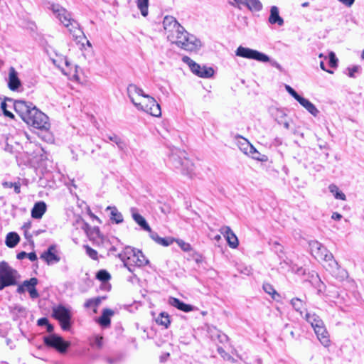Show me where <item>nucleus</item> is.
<instances>
[{
	"label": "nucleus",
	"mask_w": 364,
	"mask_h": 364,
	"mask_svg": "<svg viewBox=\"0 0 364 364\" xmlns=\"http://www.w3.org/2000/svg\"><path fill=\"white\" fill-rule=\"evenodd\" d=\"M220 232L226 239L228 245L231 248L237 247L239 245L238 239L229 226L222 227L220 229Z\"/></svg>",
	"instance_id": "obj_19"
},
{
	"label": "nucleus",
	"mask_w": 364,
	"mask_h": 364,
	"mask_svg": "<svg viewBox=\"0 0 364 364\" xmlns=\"http://www.w3.org/2000/svg\"><path fill=\"white\" fill-rule=\"evenodd\" d=\"M331 218L335 220H339L342 218V215L337 212H334L331 215Z\"/></svg>",
	"instance_id": "obj_58"
},
{
	"label": "nucleus",
	"mask_w": 364,
	"mask_h": 364,
	"mask_svg": "<svg viewBox=\"0 0 364 364\" xmlns=\"http://www.w3.org/2000/svg\"><path fill=\"white\" fill-rule=\"evenodd\" d=\"M38 282V279L35 277L24 281L25 289L28 291L31 299H36L39 296V294L36 289Z\"/></svg>",
	"instance_id": "obj_22"
},
{
	"label": "nucleus",
	"mask_w": 364,
	"mask_h": 364,
	"mask_svg": "<svg viewBox=\"0 0 364 364\" xmlns=\"http://www.w3.org/2000/svg\"><path fill=\"white\" fill-rule=\"evenodd\" d=\"M176 242L184 252H189L191 250V246L189 243H187L182 240H176Z\"/></svg>",
	"instance_id": "obj_43"
},
{
	"label": "nucleus",
	"mask_w": 364,
	"mask_h": 364,
	"mask_svg": "<svg viewBox=\"0 0 364 364\" xmlns=\"http://www.w3.org/2000/svg\"><path fill=\"white\" fill-rule=\"evenodd\" d=\"M43 341L47 346L52 347L62 353L66 352L70 346L69 342L64 341L62 337L55 334L45 336Z\"/></svg>",
	"instance_id": "obj_14"
},
{
	"label": "nucleus",
	"mask_w": 364,
	"mask_h": 364,
	"mask_svg": "<svg viewBox=\"0 0 364 364\" xmlns=\"http://www.w3.org/2000/svg\"><path fill=\"white\" fill-rule=\"evenodd\" d=\"M305 318L308 323L311 324L314 329L323 323V321L315 314L306 313Z\"/></svg>",
	"instance_id": "obj_31"
},
{
	"label": "nucleus",
	"mask_w": 364,
	"mask_h": 364,
	"mask_svg": "<svg viewBox=\"0 0 364 364\" xmlns=\"http://www.w3.org/2000/svg\"><path fill=\"white\" fill-rule=\"evenodd\" d=\"M235 53L237 56L256 60L259 62L265 63L269 60V56L266 54L242 46L237 48Z\"/></svg>",
	"instance_id": "obj_13"
},
{
	"label": "nucleus",
	"mask_w": 364,
	"mask_h": 364,
	"mask_svg": "<svg viewBox=\"0 0 364 364\" xmlns=\"http://www.w3.org/2000/svg\"><path fill=\"white\" fill-rule=\"evenodd\" d=\"M31 222H28V223H24V225L22 227V228L24 230H29L31 229Z\"/></svg>",
	"instance_id": "obj_62"
},
{
	"label": "nucleus",
	"mask_w": 364,
	"mask_h": 364,
	"mask_svg": "<svg viewBox=\"0 0 364 364\" xmlns=\"http://www.w3.org/2000/svg\"><path fill=\"white\" fill-rule=\"evenodd\" d=\"M175 240L172 237H161L159 245H161L164 247H167L171 245Z\"/></svg>",
	"instance_id": "obj_45"
},
{
	"label": "nucleus",
	"mask_w": 364,
	"mask_h": 364,
	"mask_svg": "<svg viewBox=\"0 0 364 364\" xmlns=\"http://www.w3.org/2000/svg\"><path fill=\"white\" fill-rule=\"evenodd\" d=\"M114 314V311L109 309H105L102 311V314L100 317H99L97 321L98 323L104 327L109 326L111 323L110 316Z\"/></svg>",
	"instance_id": "obj_29"
},
{
	"label": "nucleus",
	"mask_w": 364,
	"mask_h": 364,
	"mask_svg": "<svg viewBox=\"0 0 364 364\" xmlns=\"http://www.w3.org/2000/svg\"><path fill=\"white\" fill-rule=\"evenodd\" d=\"M136 108L138 110L144 111L154 117H160L161 110L159 104L156 100L149 95H146L144 99H141L139 104H136Z\"/></svg>",
	"instance_id": "obj_9"
},
{
	"label": "nucleus",
	"mask_w": 364,
	"mask_h": 364,
	"mask_svg": "<svg viewBox=\"0 0 364 364\" xmlns=\"http://www.w3.org/2000/svg\"><path fill=\"white\" fill-rule=\"evenodd\" d=\"M19 277L17 270L11 267L7 262H0V290L6 287L16 285Z\"/></svg>",
	"instance_id": "obj_5"
},
{
	"label": "nucleus",
	"mask_w": 364,
	"mask_h": 364,
	"mask_svg": "<svg viewBox=\"0 0 364 364\" xmlns=\"http://www.w3.org/2000/svg\"><path fill=\"white\" fill-rule=\"evenodd\" d=\"M102 299V298H101V297H96V298L87 299L85 301L84 306L85 308H92L93 307L94 312L96 313L97 312L96 308L100 304Z\"/></svg>",
	"instance_id": "obj_36"
},
{
	"label": "nucleus",
	"mask_w": 364,
	"mask_h": 364,
	"mask_svg": "<svg viewBox=\"0 0 364 364\" xmlns=\"http://www.w3.org/2000/svg\"><path fill=\"white\" fill-rule=\"evenodd\" d=\"M119 258L123 262L124 267L131 272H134V267H143L149 263V260L142 252L131 247H126L119 253Z\"/></svg>",
	"instance_id": "obj_3"
},
{
	"label": "nucleus",
	"mask_w": 364,
	"mask_h": 364,
	"mask_svg": "<svg viewBox=\"0 0 364 364\" xmlns=\"http://www.w3.org/2000/svg\"><path fill=\"white\" fill-rule=\"evenodd\" d=\"M6 100H9V102H12V100L11 99L6 98L4 101H3L1 103V109L5 116L13 119L14 117V115L10 111H9L7 109V104L6 102Z\"/></svg>",
	"instance_id": "obj_40"
},
{
	"label": "nucleus",
	"mask_w": 364,
	"mask_h": 364,
	"mask_svg": "<svg viewBox=\"0 0 364 364\" xmlns=\"http://www.w3.org/2000/svg\"><path fill=\"white\" fill-rule=\"evenodd\" d=\"M49 323L47 318H41L38 320V325L39 326H46Z\"/></svg>",
	"instance_id": "obj_53"
},
{
	"label": "nucleus",
	"mask_w": 364,
	"mask_h": 364,
	"mask_svg": "<svg viewBox=\"0 0 364 364\" xmlns=\"http://www.w3.org/2000/svg\"><path fill=\"white\" fill-rule=\"evenodd\" d=\"M169 159L171 166L182 174L191 176L193 173L194 164L184 150L177 148L172 149Z\"/></svg>",
	"instance_id": "obj_2"
},
{
	"label": "nucleus",
	"mask_w": 364,
	"mask_h": 364,
	"mask_svg": "<svg viewBox=\"0 0 364 364\" xmlns=\"http://www.w3.org/2000/svg\"><path fill=\"white\" fill-rule=\"evenodd\" d=\"M107 210H110V219L117 224L122 223L124 220L122 214L114 206H108Z\"/></svg>",
	"instance_id": "obj_33"
},
{
	"label": "nucleus",
	"mask_w": 364,
	"mask_h": 364,
	"mask_svg": "<svg viewBox=\"0 0 364 364\" xmlns=\"http://www.w3.org/2000/svg\"><path fill=\"white\" fill-rule=\"evenodd\" d=\"M314 330L321 344L325 347H328L330 345V340L328 333L327 332L324 324L323 323L322 325L317 326V328H315Z\"/></svg>",
	"instance_id": "obj_21"
},
{
	"label": "nucleus",
	"mask_w": 364,
	"mask_h": 364,
	"mask_svg": "<svg viewBox=\"0 0 364 364\" xmlns=\"http://www.w3.org/2000/svg\"><path fill=\"white\" fill-rule=\"evenodd\" d=\"M309 247L312 255L316 259L331 261L332 267H338V262L333 259V255L321 243L318 241H311Z\"/></svg>",
	"instance_id": "obj_8"
},
{
	"label": "nucleus",
	"mask_w": 364,
	"mask_h": 364,
	"mask_svg": "<svg viewBox=\"0 0 364 364\" xmlns=\"http://www.w3.org/2000/svg\"><path fill=\"white\" fill-rule=\"evenodd\" d=\"M102 340L103 338L102 336H95L93 345L98 348H101L102 347Z\"/></svg>",
	"instance_id": "obj_50"
},
{
	"label": "nucleus",
	"mask_w": 364,
	"mask_h": 364,
	"mask_svg": "<svg viewBox=\"0 0 364 364\" xmlns=\"http://www.w3.org/2000/svg\"><path fill=\"white\" fill-rule=\"evenodd\" d=\"M297 102L314 117H316L318 114V109L309 100L301 96Z\"/></svg>",
	"instance_id": "obj_28"
},
{
	"label": "nucleus",
	"mask_w": 364,
	"mask_h": 364,
	"mask_svg": "<svg viewBox=\"0 0 364 364\" xmlns=\"http://www.w3.org/2000/svg\"><path fill=\"white\" fill-rule=\"evenodd\" d=\"M24 235L27 239H31L32 237V235L29 234L28 230H24Z\"/></svg>",
	"instance_id": "obj_64"
},
{
	"label": "nucleus",
	"mask_w": 364,
	"mask_h": 364,
	"mask_svg": "<svg viewBox=\"0 0 364 364\" xmlns=\"http://www.w3.org/2000/svg\"><path fill=\"white\" fill-rule=\"evenodd\" d=\"M272 114L279 124H282L286 129L289 128V123L284 110L275 108L272 109Z\"/></svg>",
	"instance_id": "obj_25"
},
{
	"label": "nucleus",
	"mask_w": 364,
	"mask_h": 364,
	"mask_svg": "<svg viewBox=\"0 0 364 364\" xmlns=\"http://www.w3.org/2000/svg\"><path fill=\"white\" fill-rule=\"evenodd\" d=\"M52 11L59 21L68 28L70 34L75 40L80 41L84 36L82 31L77 21L72 18L71 14L65 8L58 4H50L48 7Z\"/></svg>",
	"instance_id": "obj_1"
},
{
	"label": "nucleus",
	"mask_w": 364,
	"mask_h": 364,
	"mask_svg": "<svg viewBox=\"0 0 364 364\" xmlns=\"http://www.w3.org/2000/svg\"><path fill=\"white\" fill-rule=\"evenodd\" d=\"M269 23L271 24H277L283 26L284 19L279 16V9L276 6H272L270 8V15L269 17Z\"/></svg>",
	"instance_id": "obj_26"
},
{
	"label": "nucleus",
	"mask_w": 364,
	"mask_h": 364,
	"mask_svg": "<svg viewBox=\"0 0 364 364\" xmlns=\"http://www.w3.org/2000/svg\"><path fill=\"white\" fill-rule=\"evenodd\" d=\"M229 4L241 10L243 6H245V0H233V2H229Z\"/></svg>",
	"instance_id": "obj_46"
},
{
	"label": "nucleus",
	"mask_w": 364,
	"mask_h": 364,
	"mask_svg": "<svg viewBox=\"0 0 364 364\" xmlns=\"http://www.w3.org/2000/svg\"><path fill=\"white\" fill-rule=\"evenodd\" d=\"M361 70L360 66L359 65H354L351 68H348V75L350 77L355 78V73H359Z\"/></svg>",
	"instance_id": "obj_42"
},
{
	"label": "nucleus",
	"mask_w": 364,
	"mask_h": 364,
	"mask_svg": "<svg viewBox=\"0 0 364 364\" xmlns=\"http://www.w3.org/2000/svg\"><path fill=\"white\" fill-rule=\"evenodd\" d=\"M238 141L237 145L240 150L243 152L245 155H247L252 159L259 161H266L267 157L265 155H262L247 140V138H237Z\"/></svg>",
	"instance_id": "obj_10"
},
{
	"label": "nucleus",
	"mask_w": 364,
	"mask_h": 364,
	"mask_svg": "<svg viewBox=\"0 0 364 364\" xmlns=\"http://www.w3.org/2000/svg\"><path fill=\"white\" fill-rule=\"evenodd\" d=\"M136 4L143 16L148 15L149 0H137Z\"/></svg>",
	"instance_id": "obj_37"
},
{
	"label": "nucleus",
	"mask_w": 364,
	"mask_h": 364,
	"mask_svg": "<svg viewBox=\"0 0 364 364\" xmlns=\"http://www.w3.org/2000/svg\"><path fill=\"white\" fill-rule=\"evenodd\" d=\"M13 106L15 111L20 115L24 122L31 115L33 109L36 107L32 103L23 100L15 101L13 104Z\"/></svg>",
	"instance_id": "obj_16"
},
{
	"label": "nucleus",
	"mask_w": 364,
	"mask_h": 364,
	"mask_svg": "<svg viewBox=\"0 0 364 364\" xmlns=\"http://www.w3.org/2000/svg\"><path fill=\"white\" fill-rule=\"evenodd\" d=\"M328 190L333 195L336 199L341 200H346V195L341 191L339 190L338 187L336 184H330L328 186Z\"/></svg>",
	"instance_id": "obj_34"
},
{
	"label": "nucleus",
	"mask_w": 364,
	"mask_h": 364,
	"mask_svg": "<svg viewBox=\"0 0 364 364\" xmlns=\"http://www.w3.org/2000/svg\"><path fill=\"white\" fill-rule=\"evenodd\" d=\"M15 138H6V144L5 146V151L10 153L20 152L21 150L24 151L28 154H32L29 150V146H32V141H29L30 138H26L25 141V146L23 147L19 142L14 141Z\"/></svg>",
	"instance_id": "obj_15"
},
{
	"label": "nucleus",
	"mask_w": 364,
	"mask_h": 364,
	"mask_svg": "<svg viewBox=\"0 0 364 364\" xmlns=\"http://www.w3.org/2000/svg\"><path fill=\"white\" fill-rule=\"evenodd\" d=\"M127 95L131 102L135 107L136 104H139V102H137L138 97H141V99H144L145 96H146V94L144 93L143 90L134 84H130L128 85Z\"/></svg>",
	"instance_id": "obj_18"
},
{
	"label": "nucleus",
	"mask_w": 364,
	"mask_h": 364,
	"mask_svg": "<svg viewBox=\"0 0 364 364\" xmlns=\"http://www.w3.org/2000/svg\"><path fill=\"white\" fill-rule=\"evenodd\" d=\"M149 233V237L154 241L156 242L157 244H159V241H160V239H161V237L159 236V235L152 231L151 229L150 228V231H148Z\"/></svg>",
	"instance_id": "obj_49"
},
{
	"label": "nucleus",
	"mask_w": 364,
	"mask_h": 364,
	"mask_svg": "<svg viewBox=\"0 0 364 364\" xmlns=\"http://www.w3.org/2000/svg\"><path fill=\"white\" fill-rule=\"evenodd\" d=\"M182 60L188 65L193 73L200 77L210 78L214 75V70L213 68L207 67L205 65L201 66L188 56H183Z\"/></svg>",
	"instance_id": "obj_11"
},
{
	"label": "nucleus",
	"mask_w": 364,
	"mask_h": 364,
	"mask_svg": "<svg viewBox=\"0 0 364 364\" xmlns=\"http://www.w3.org/2000/svg\"><path fill=\"white\" fill-rule=\"evenodd\" d=\"M21 83L18 77L17 72L11 67L9 70L8 86L11 90L15 91L21 86Z\"/></svg>",
	"instance_id": "obj_23"
},
{
	"label": "nucleus",
	"mask_w": 364,
	"mask_h": 364,
	"mask_svg": "<svg viewBox=\"0 0 364 364\" xmlns=\"http://www.w3.org/2000/svg\"><path fill=\"white\" fill-rule=\"evenodd\" d=\"M14 189L16 193L18 194L21 192V185L19 183H16Z\"/></svg>",
	"instance_id": "obj_61"
},
{
	"label": "nucleus",
	"mask_w": 364,
	"mask_h": 364,
	"mask_svg": "<svg viewBox=\"0 0 364 364\" xmlns=\"http://www.w3.org/2000/svg\"><path fill=\"white\" fill-rule=\"evenodd\" d=\"M291 304L292 306L294 307V309L296 311L300 312V314L302 315L301 309H303V306H304L303 301L298 298H294V299H291Z\"/></svg>",
	"instance_id": "obj_39"
},
{
	"label": "nucleus",
	"mask_w": 364,
	"mask_h": 364,
	"mask_svg": "<svg viewBox=\"0 0 364 364\" xmlns=\"http://www.w3.org/2000/svg\"><path fill=\"white\" fill-rule=\"evenodd\" d=\"M218 353L222 356L224 358H225L226 357H228L230 358V355L225 351V350L221 348V347H218Z\"/></svg>",
	"instance_id": "obj_54"
},
{
	"label": "nucleus",
	"mask_w": 364,
	"mask_h": 364,
	"mask_svg": "<svg viewBox=\"0 0 364 364\" xmlns=\"http://www.w3.org/2000/svg\"><path fill=\"white\" fill-rule=\"evenodd\" d=\"M26 257H28L32 262L37 260V255L35 252L27 253Z\"/></svg>",
	"instance_id": "obj_56"
},
{
	"label": "nucleus",
	"mask_w": 364,
	"mask_h": 364,
	"mask_svg": "<svg viewBox=\"0 0 364 364\" xmlns=\"http://www.w3.org/2000/svg\"><path fill=\"white\" fill-rule=\"evenodd\" d=\"M337 58L333 52L329 53V64L331 67H336L337 65Z\"/></svg>",
	"instance_id": "obj_48"
},
{
	"label": "nucleus",
	"mask_w": 364,
	"mask_h": 364,
	"mask_svg": "<svg viewBox=\"0 0 364 364\" xmlns=\"http://www.w3.org/2000/svg\"><path fill=\"white\" fill-rule=\"evenodd\" d=\"M86 252L92 259H96L97 258V251L90 247L89 246H86Z\"/></svg>",
	"instance_id": "obj_47"
},
{
	"label": "nucleus",
	"mask_w": 364,
	"mask_h": 364,
	"mask_svg": "<svg viewBox=\"0 0 364 364\" xmlns=\"http://www.w3.org/2000/svg\"><path fill=\"white\" fill-rule=\"evenodd\" d=\"M19 241V235L15 232H11L7 234L5 242L9 247L13 248L17 245Z\"/></svg>",
	"instance_id": "obj_30"
},
{
	"label": "nucleus",
	"mask_w": 364,
	"mask_h": 364,
	"mask_svg": "<svg viewBox=\"0 0 364 364\" xmlns=\"http://www.w3.org/2000/svg\"><path fill=\"white\" fill-rule=\"evenodd\" d=\"M15 183H16L5 181V182H3L2 186L4 188H14Z\"/></svg>",
	"instance_id": "obj_57"
},
{
	"label": "nucleus",
	"mask_w": 364,
	"mask_h": 364,
	"mask_svg": "<svg viewBox=\"0 0 364 364\" xmlns=\"http://www.w3.org/2000/svg\"><path fill=\"white\" fill-rule=\"evenodd\" d=\"M245 6L252 12H259L263 9L259 0H245Z\"/></svg>",
	"instance_id": "obj_32"
},
{
	"label": "nucleus",
	"mask_w": 364,
	"mask_h": 364,
	"mask_svg": "<svg viewBox=\"0 0 364 364\" xmlns=\"http://www.w3.org/2000/svg\"><path fill=\"white\" fill-rule=\"evenodd\" d=\"M338 1L348 7L351 6L355 2V0H338Z\"/></svg>",
	"instance_id": "obj_55"
},
{
	"label": "nucleus",
	"mask_w": 364,
	"mask_h": 364,
	"mask_svg": "<svg viewBox=\"0 0 364 364\" xmlns=\"http://www.w3.org/2000/svg\"><path fill=\"white\" fill-rule=\"evenodd\" d=\"M169 304L172 306L177 308L178 309L184 311V312H190L193 310V306L183 303L181 300L177 298L170 297L168 300Z\"/></svg>",
	"instance_id": "obj_27"
},
{
	"label": "nucleus",
	"mask_w": 364,
	"mask_h": 364,
	"mask_svg": "<svg viewBox=\"0 0 364 364\" xmlns=\"http://www.w3.org/2000/svg\"><path fill=\"white\" fill-rule=\"evenodd\" d=\"M26 291L25 289V286H24V282H23V284L21 285H19L16 289V291L18 293V294H22V293H24Z\"/></svg>",
	"instance_id": "obj_59"
},
{
	"label": "nucleus",
	"mask_w": 364,
	"mask_h": 364,
	"mask_svg": "<svg viewBox=\"0 0 364 364\" xmlns=\"http://www.w3.org/2000/svg\"><path fill=\"white\" fill-rule=\"evenodd\" d=\"M163 27L168 41L174 43L185 28L172 16H166L163 20Z\"/></svg>",
	"instance_id": "obj_4"
},
{
	"label": "nucleus",
	"mask_w": 364,
	"mask_h": 364,
	"mask_svg": "<svg viewBox=\"0 0 364 364\" xmlns=\"http://www.w3.org/2000/svg\"><path fill=\"white\" fill-rule=\"evenodd\" d=\"M46 326V329H47L48 332H49V333L53 332V331L54 329L53 325H51L50 323H48Z\"/></svg>",
	"instance_id": "obj_63"
},
{
	"label": "nucleus",
	"mask_w": 364,
	"mask_h": 364,
	"mask_svg": "<svg viewBox=\"0 0 364 364\" xmlns=\"http://www.w3.org/2000/svg\"><path fill=\"white\" fill-rule=\"evenodd\" d=\"M156 323L167 328L170 323L168 315L164 312L161 313L156 318Z\"/></svg>",
	"instance_id": "obj_38"
},
{
	"label": "nucleus",
	"mask_w": 364,
	"mask_h": 364,
	"mask_svg": "<svg viewBox=\"0 0 364 364\" xmlns=\"http://www.w3.org/2000/svg\"><path fill=\"white\" fill-rule=\"evenodd\" d=\"M27 257V253L26 252H21L18 253L16 257L18 259H23Z\"/></svg>",
	"instance_id": "obj_60"
},
{
	"label": "nucleus",
	"mask_w": 364,
	"mask_h": 364,
	"mask_svg": "<svg viewBox=\"0 0 364 364\" xmlns=\"http://www.w3.org/2000/svg\"><path fill=\"white\" fill-rule=\"evenodd\" d=\"M130 213L132 219L134 222L138 224L140 228L144 231H150V226L146 222V219L141 215L136 208H131Z\"/></svg>",
	"instance_id": "obj_20"
},
{
	"label": "nucleus",
	"mask_w": 364,
	"mask_h": 364,
	"mask_svg": "<svg viewBox=\"0 0 364 364\" xmlns=\"http://www.w3.org/2000/svg\"><path fill=\"white\" fill-rule=\"evenodd\" d=\"M285 90L296 101L301 97L290 85H285Z\"/></svg>",
	"instance_id": "obj_44"
},
{
	"label": "nucleus",
	"mask_w": 364,
	"mask_h": 364,
	"mask_svg": "<svg viewBox=\"0 0 364 364\" xmlns=\"http://www.w3.org/2000/svg\"><path fill=\"white\" fill-rule=\"evenodd\" d=\"M41 258L46 261L48 265H52L60 262V257L56 245H52L49 246L48 250L41 255Z\"/></svg>",
	"instance_id": "obj_17"
},
{
	"label": "nucleus",
	"mask_w": 364,
	"mask_h": 364,
	"mask_svg": "<svg viewBox=\"0 0 364 364\" xmlns=\"http://www.w3.org/2000/svg\"><path fill=\"white\" fill-rule=\"evenodd\" d=\"M263 290L268 294L271 295L272 298L274 300H277V298H279V294L277 292V291L274 289L273 286L269 283H264L263 284Z\"/></svg>",
	"instance_id": "obj_35"
},
{
	"label": "nucleus",
	"mask_w": 364,
	"mask_h": 364,
	"mask_svg": "<svg viewBox=\"0 0 364 364\" xmlns=\"http://www.w3.org/2000/svg\"><path fill=\"white\" fill-rule=\"evenodd\" d=\"M174 43L178 47L190 52L196 51L201 47L200 41L186 30L180 34L178 39Z\"/></svg>",
	"instance_id": "obj_7"
},
{
	"label": "nucleus",
	"mask_w": 364,
	"mask_h": 364,
	"mask_svg": "<svg viewBox=\"0 0 364 364\" xmlns=\"http://www.w3.org/2000/svg\"><path fill=\"white\" fill-rule=\"evenodd\" d=\"M53 316L57 319L63 331H68L71 326V313L70 310L62 305L53 309Z\"/></svg>",
	"instance_id": "obj_12"
},
{
	"label": "nucleus",
	"mask_w": 364,
	"mask_h": 364,
	"mask_svg": "<svg viewBox=\"0 0 364 364\" xmlns=\"http://www.w3.org/2000/svg\"><path fill=\"white\" fill-rule=\"evenodd\" d=\"M97 279L102 282H107L110 279V274L104 269L100 270L96 275Z\"/></svg>",
	"instance_id": "obj_41"
},
{
	"label": "nucleus",
	"mask_w": 364,
	"mask_h": 364,
	"mask_svg": "<svg viewBox=\"0 0 364 364\" xmlns=\"http://www.w3.org/2000/svg\"><path fill=\"white\" fill-rule=\"evenodd\" d=\"M47 205L45 202L39 201L34 204L31 210V216L35 219H41L46 212Z\"/></svg>",
	"instance_id": "obj_24"
},
{
	"label": "nucleus",
	"mask_w": 364,
	"mask_h": 364,
	"mask_svg": "<svg viewBox=\"0 0 364 364\" xmlns=\"http://www.w3.org/2000/svg\"><path fill=\"white\" fill-rule=\"evenodd\" d=\"M25 122L28 125L41 131H48L50 127L48 117L37 107L33 109L31 115Z\"/></svg>",
	"instance_id": "obj_6"
},
{
	"label": "nucleus",
	"mask_w": 364,
	"mask_h": 364,
	"mask_svg": "<svg viewBox=\"0 0 364 364\" xmlns=\"http://www.w3.org/2000/svg\"><path fill=\"white\" fill-rule=\"evenodd\" d=\"M270 63L271 65L276 68L277 70L282 71V65L278 63L277 62L276 60H270L268 61Z\"/></svg>",
	"instance_id": "obj_52"
},
{
	"label": "nucleus",
	"mask_w": 364,
	"mask_h": 364,
	"mask_svg": "<svg viewBox=\"0 0 364 364\" xmlns=\"http://www.w3.org/2000/svg\"><path fill=\"white\" fill-rule=\"evenodd\" d=\"M108 139L112 143L116 144L120 149H123V146H122L123 143L121 140V138L114 137V138H108Z\"/></svg>",
	"instance_id": "obj_51"
}]
</instances>
